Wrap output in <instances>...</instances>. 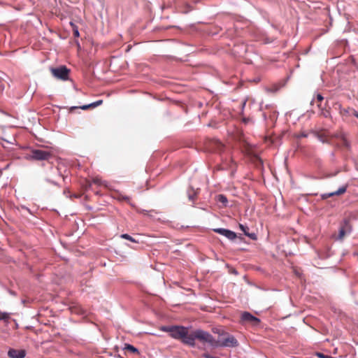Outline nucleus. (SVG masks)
Segmentation results:
<instances>
[{
	"label": "nucleus",
	"mask_w": 358,
	"mask_h": 358,
	"mask_svg": "<svg viewBox=\"0 0 358 358\" xmlns=\"http://www.w3.org/2000/svg\"><path fill=\"white\" fill-rule=\"evenodd\" d=\"M198 340L203 344H208L211 347L215 348L217 345L216 340L213 336L208 332L201 330L196 329L189 333V337L187 338L186 345L189 346H195V341Z\"/></svg>",
	"instance_id": "nucleus-1"
},
{
	"label": "nucleus",
	"mask_w": 358,
	"mask_h": 358,
	"mask_svg": "<svg viewBox=\"0 0 358 358\" xmlns=\"http://www.w3.org/2000/svg\"><path fill=\"white\" fill-rule=\"evenodd\" d=\"M161 330L169 332L172 338L181 340L185 344H186L185 341L189 337L188 329L182 326H163L161 327Z\"/></svg>",
	"instance_id": "nucleus-2"
},
{
	"label": "nucleus",
	"mask_w": 358,
	"mask_h": 358,
	"mask_svg": "<svg viewBox=\"0 0 358 358\" xmlns=\"http://www.w3.org/2000/svg\"><path fill=\"white\" fill-rule=\"evenodd\" d=\"M215 333L219 334L218 340H216L217 345L215 348L217 347H229L234 348L238 345V342L236 339V338L229 335L228 333L224 332L222 330L217 329L214 331Z\"/></svg>",
	"instance_id": "nucleus-3"
},
{
	"label": "nucleus",
	"mask_w": 358,
	"mask_h": 358,
	"mask_svg": "<svg viewBox=\"0 0 358 358\" xmlns=\"http://www.w3.org/2000/svg\"><path fill=\"white\" fill-rule=\"evenodd\" d=\"M52 156V154L49 151L31 149L29 153L27 155V159L35 161H45L48 160Z\"/></svg>",
	"instance_id": "nucleus-4"
},
{
	"label": "nucleus",
	"mask_w": 358,
	"mask_h": 358,
	"mask_svg": "<svg viewBox=\"0 0 358 358\" xmlns=\"http://www.w3.org/2000/svg\"><path fill=\"white\" fill-rule=\"evenodd\" d=\"M50 72L55 78L67 80L70 70L66 66H60L57 68H50Z\"/></svg>",
	"instance_id": "nucleus-5"
},
{
	"label": "nucleus",
	"mask_w": 358,
	"mask_h": 358,
	"mask_svg": "<svg viewBox=\"0 0 358 358\" xmlns=\"http://www.w3.org/2000/svg\"><path fill=\"white\" fill-rule=\"evenodd\" d=\"M214 231L217 234L224 236L229 240H234L236 238V233L231 230H229V229L218 228V229H215Z\"/></svg>",
	"instance_id": "nucleus-6"
},
{
	"label": "nucleus",
	"mask_w": 358,
	"mask_h": 358,
	"mask_svg": "<svg viewBox=\"0 0 358 358\" xmlns=\"http://www.w3.org/2000/svg\"><path fill=\"white\" fill-rule=\"evenodd\" d=\"M8 355L10 358H24L26 351L24 350H16L10 348L8 352Z\"/></svg>",
	"instance_id": "nucleus-7"
},
{
	"label": "nucleus",
	"mask_w": 358,
	"mask_h": 358,
	"mask_svg": "<svg viewBox=\"0 0 358 358\" xmlns=\"http://www.w3.org/2000/svg\"><path fill=\"white\" fill-rule=\"evenodd\" d=\"M347 187H348L347 185L343 186V187H340L336 192H331V193L323 194L322 195V198L323 199H326L329 198L331 196L341 195V194H344L346 192Z\"/></svg>",
	"instance_id": "nucleus-8"
},
{
	"label": "nucleus",
	"mask_w": 358,
	"mask_h": 358,
	"mask_svg": "<svg viewBox=\"0 0 358 358\" xmlns=\"http://www.w3.org/2000/svg\"><path fill=\"white\" fill-rule=\"evenodd\" d=\"M241 319L243 321L249 322L252 324H258L260 322L258 318L248 312H245L242 314Z\"/></svg>",
	"instance_id": "nucleus-9"
},
{
	"label": "nucleus",
	"mask_w": 358,
	"mask_h": 358,
	"mask_svg": "<svg viewBox=\"0 0 358 358\" xmlns=\"http://www.w3.org/2000/svg\"><path fill=\"white\" fill-rule=\"evenodd\" d=\"M239 228L242 231H243L244 234L249 238H250L252 240H256L257 239V235L255 233H250L249 232V227L248 226L243 225L242 224H239Z\"/></svg>",
	"instance_id": "nucleus-10"
},
{
	"label": "nucleus",
	"mask_w": 358,
	"mask_h": 358,
	"mask_svg": "<svg viewBox=\"0 0 358 358\" xmlns=\"http://www.w3.org/2000/svg\"><path fill=\"white\" fill-rule=\"evenodd\" d=\"M350 231V225L348 221L345 220L344 225L342 226L339 231L338 238L343 239L345 236L346 233Z\"/></svg>",
	"instance_id": "nucleus-11"
},
{
	"label": "nucleus",
	"mask_w": 358,
	"mask_h": 358,
	"mask_svg": "<svg viewBox=\"0 0 358 358\" xmlns=\"http://www.w3.org/2000/svg\"><path fill=\"white\" fill-rule=\"evenodd\" d=\"M338 138L341 140V145L345 148H350V143L344 134H340Z\"/></svg>",
	"instance_id": "nucleus-12"
},
{
	"label": "nucleus",
	"mask_w": 358,
	"mask_h": 358,
	"mask_svg": "<svg viewBox=\"0 0 358 358\" xmlns=\"http://www.w3.org/2000/svg\"><path fill=\"white\" fill-rule=\"evenodd\" d=\"M102 103H103L102 100H99V101L93 102V103H92L90 104L84 105L83 106H80L79 108L83 109V110H87L89 108H95V107H96L98 106H100Z\"/></svg>",
	"instance_id": "nucleus-13"
},
{
	"label": "nucleus",
	"mask_w": 358,
	"mask_h": 358,
	"mask_svg": "<svg viewBox=\"0 0 358 358\" xmlns=\"http://www.w3.org/2000/svg\"><path fill=\"white\" fill-rule=\"evenodd\" d=\"M216 201L222 203L224 206H227L228 203L227 198L224 194H218L216 196Z\"/></svg>",
	"instance_id": "nucleus-14"
},
{
	"label": "nucleus",
	"mask_w": 358,
	"mask_h": 358,
	"mask_svg": "<svg viewBox=\"0 0 358 358\" xmlns=\"http://www.w3.org/2000/svg\"><path fill=\"white\" fill-rule=\"evenodd\" d=\"M124 349L128 352H131V353H136V354L139 353L138 350L130 344H125Z\"/></svg>",
	"instance_id": "nucleus-15"
},
{
	"label": "nucleus",
	"mask_w": 358,
	"mask_h": 358,
	"mask_svg": "<svg viewBox=\"0 0 358 358\" xmlns=\"http://www.w3.org/2000/svg\"><path fill=\"white\" fill-rule=\"evenodd\" d=\"M352 109L350 108H342L341 106H340V108H339L340 114L342 116H345V117L349 115L350 111L352 112Z\"/></svg>",
	"instance_id": "nucleus-16"
},
{
	"label": "nucleus",
	"mask_w": 358,
	"mask_h": 358,
	"mask_svg": "<svg viewBox=\"0 0 358 358\" xmlns=\"http://www.w3.org/2000/svg\"><path fill=\"white\" fill-rule=\"evenodd\" d=\"M10 314L0 310V321L8 322L10 319Z\"/></svg>",
	"instance_id": "nucleus-17"
},
{
	"label": "nucleus",
	"mask_w": 358,
	"mask_h": 358,
	"mask_svg": "<svg viewBox=\"0 0 358 358\" xmlns=\"http://www.w3.org/2000/svg\"><path fill=\"white\" fill-rule=\"evenodd\" d=\"M115 198L119 201H125L127 203H129L130 201V198L128 196L123 195L122 194H117Z\"/></svg>",
	"instance_id": "nucleus-18"
},
{
	"label": "nucleus",
	"mask_w": 358,
	"mask_h": 358,
	"mask_svg": "<svg viewBox=\"0 0 358 358\" xmlns=\"http://www.w3.org/2000/svg\"><path fill=\"white\" fill-rule=\"evenodd\" d=\"M318 108L321 110L320 115L324 117H329L330 116V112L327 110H324L322 108L321 104H317Z\"/></svg>",
	"instance_id": "nucleus-19"
},
{
	"label": "nucleus",
	"mask_w": 358,
	"mask_h": 358,
	"mask_svg": "<svg viewBox=\"0 0 358 358\" xmlns=\"http://www.w3.org/2000/svg\"><path fill=\"white\" fill-rule=\"evenodd\" d=\"M121 238L128 240V241H130L131 242L137 243V241L135 239H134L130 235H129L127 234H122Z\"/></svg>",
	"instance_id": "nucleus-20"
},
{
	"label": "nucleus",
	"mask_w": 358,
	"mask_h": 358,
	"mask_svg": "<svg viewBox=\"0 0 358 358\" xmlns=\"http://www.w3.org/2000/svg\"><path fill=\"white\" fill-rule=\"evenodd\" d=\"M71 24L73 27V34L74 37H79L80 34H79L78 27L76 25H74L73 23H71Z\"/></svg>",
	"instance_id": "nucleus-21"
},
{
	"label": "nucleus",
	"mask_w": 358,
	"mask_h": 358,
	"mask_svg": "<svg viewBox=\"0 0 358 358\" xmlns=\"http://www.w3.org/2000/svg\"><path fill=\"white\" fill-rule=\"evenodd\" d=\"M323 100H324V97L320 94H317L316 99H313L312 101V103L316 101L317 103V104H321V102Z\"/></svg>",
	"instance_id": "nucleus-22"
},
{
	"label": "nucleus",
	"mask_w": 358,
	"mask_h": 358,
	"mask_svg": "<svg viewBox=\"0 0 358 358\" xmlns=\"http://www.w3.org/2000/svg\"><path fill=\"white\" fill-rule=\"evenodd\" d=\"M92 182L95 185H102V182L101 180V179L98 178H94L92 179Z\"/></svg>",
	"instance_id": "nucleus-23"
},
{
	"label": "nucleus",
	"mask_w": 358,
	"mask_h": 358,
	"mask_svg": "<svg viewBox=\"0 0 358 358\" xmlns=\"http://www.w3.org/2000/svg\"><path fill=\"white\" fill-rule=\"evenodd\" d=\"M188 196L189 199L193 201L196 197V194L194 192H193L192 194H189Z\"/></svg>",
	"instance_id": "nucleus-24"
},
{
	"label": "nucleus",
	"mask_w": 358,
	"mask_h": 358,
	"mask_svg": "<svg viewBox=\"0 0 358 358\" xmlns=\"http://www.w3.org/2000/svg\"><path fill=\"white\" fill-rule=\"evenodd\" d=\"M203 357L204 358H217V357H213V356H211V355H209L208 353H205V354H203Z\"/></svg>",
	"instance_id": "nucleus-25"
},
{
	"label": "nucleus",
	"mask_w": 358,
	"mask_h": 358,
	"mask_svg": "<svg viewBox=\"0 0 358 358\" xmlns=\"http://www.w3.org/2000/svg\"><path fill=\"white\" fill-rule=\"evenodd\" d=\"M251 121V119L249 118V117H243V122L245 124L250 122Z\"/></svg>",
	"instance_id": "nucleus-26"
},
{
	"label": "nucleus",
	"mask_w": 358,
	"mask_h": 358,
	"mask_svg": "<svg viewBox=\"0 0 358 358\" xmlns=\"http://www.w3.org/2000/svg\"><path fill=\"white\" fill-rule=\"evenodd\" d=\"M352 114L355 116L356 117L358 118V112L357 110H355V109H352Z\"/></svg>",
	"instance_id": "nucleus-27"
},
{
	"label": "nucleus",
	"mask_w": 358,
	"mask_h": 358,
	"mask_svg": "<svg viewBox=\"0 0 358 358\" xmlns=\"http://www.w3.org/2000/svg\"><path fill=\"white\" fill-rule=\"evenodd\" d=\"M299 137H306L307 136V134H304V133H301L299 136Z\"/></svg>",
	"instance_id": "nucleus-28"
},
{
	"label": "nucleus",
	"mask_w": 358,
	"mask_h": 358,
	"mask_svg": "<svg viewBox=\"0 0 358 358\" xmlns=\"http://www.w3.org/2000/svg\"><path fill=\"white\" fill-rule=\"evenodd\" d=\"M245 103H246V102L244 101L243 103V106H245Z\"/></svg>",
	"instance_id": "nucleus-29"
},
{
	"label": "nucleus",
	"mask_w": 358,
	"mask_h": 358,
	"mask_svg": "<svg viewBox=\"0 0 358 358\" xmlns=\"http://www.w3.org/2000/svg\"><path fill=\"white\" fill-rule=\"evenodd\" d=\"M77 108H78V107H72V108H71V110H73V109Z\"/></svg>",
	"instance_id": "nucleus-30"
},
{
	"label": "nucleus",
	"mask_w": 358,
	"mask_h": 358,
	"mask_svg": "<svg viewBox=\"0 0 358 358\" xmlns=\"http://www.w3.org/2000/svg\"><path fill=\"white\" fill-rule=\"evenodd\" d=\"M88 187H91V182H89L88 184Z\"/></svg>",
	"instance_id": "nucleus-31"
},
{
	"label": "nucleus",
	"mask_w": 358,
	"mask_h": 358,
	"mask_svg": "<svg viewBox=\"0 0 358 358\" xmlns=\"http://www.w3.org/2000/svg\"><path fill=\"white\" fill-rule=\"evenodd\" d=\"M218 358V357H217Z\"/></svg>",
	"instance_id": "nucleus-32"
}]
</instances>
